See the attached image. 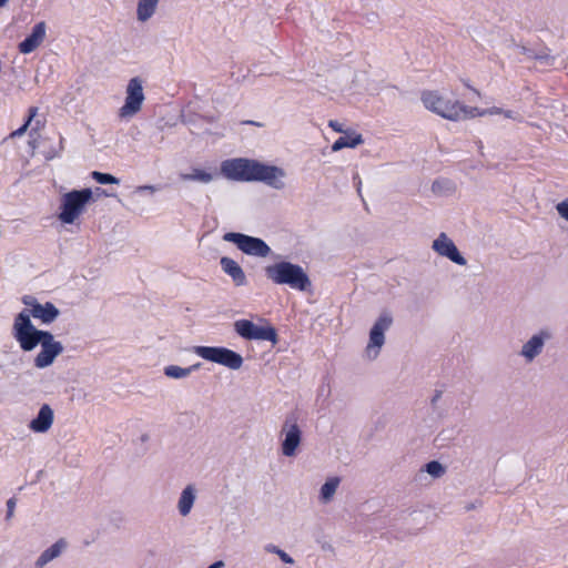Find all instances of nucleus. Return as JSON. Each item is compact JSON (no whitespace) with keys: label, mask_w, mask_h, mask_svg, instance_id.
I'll return each instance as SVG.
<instances>
[{"label":"nucleus","mask_w":568,"mask_h":568,"mask_svg":"<svg viewBox=\"0 0 568 568\" xmlns=\"http://www.w3.org/2000/svg\"><path fill=\"white\" fill-rule=\"evenodd\" d=\"M221 173L233 181L263 182L275 190H283L285 171L276 165H268L256 160L237 158L225 160L221 164Z\"/></svg>","instance_id":"nucleus-1"},{"label":"nucleus","mask_w":568,"mask_h":568,"mask_svg":"<svg viewBox=\"0 0 568 568\" xmlns=\"http://www.w3.org/2000/svg\"><path fill=\"white\" fill-rule=\"evenodd\" d=\"M19 346L24 352L33 351L41 345V351L34 357V366L37 368H45L50 366L54 359L63 352L61 342L54 341L51 332L38 329L34 325L23 322V326L13 336Z\"/></svg>","instance_id":"nucleus-2"},{"label":"nucleus","mask_w":568,"mask_h":568,"mask_svg":"<svg viewBox=\"0 0 568 568\" xmlns=\"http://www.w3.org/2000/svg\"><path fill=\"white\" fill-rule=\"evenodd\" d=\"M424 106L452 121L481 116L484 112H478V108L467 106L459 101L446 100L435 91H425L422 93Z\"/></svg>","instance_id":"nucleus-3"},{"label":"nucleus","mask_w":568,"mask_h":568,"mask_svg":"<svg viewBox=\"0 0 568 568\" xmlns=\"http://www.w3.org/2000/svg\"><path fill=\"white\" fill-rule=\"evenodd\" d=\"M265 275L277 285H288L291 288L306 292L312 282L304 268L288 261H281L265 267Z\"/></svg>","instance_id":"nucleus-4"},{"label":"nucleus","mask_w":568,"mask_h":568,"mask_svg":"<svg viewBox=\"0 0 568 568\" xmlns=\"http://www.w3.org/2000/svg\"><path fill=\"white\" fill-rule=\"evenodd\" d=\"M22 303L28 307L23 308L16 317L12 326V335L18 334L23 326V322H28L30 325H33L31 322V316L36 320H40L43 324L53 323L60 315V310L51 302L40 303L32 295H24L22 297Z\"/></svg>","instance_id":"nucleus-5"},{"label":"nucleus","mask_w":568,"mask_h":568,"mask_svg":"<svg viewBox=\"0 0 568 568\" xmlns=\"http://www.w3.org/2000/svg\"><path fill=\"white\" fill-rule=\"evenodd\" d=\"M92 194V190L89 187L65 193L61 199L59 220L65 224L74 223L91 201Z\"/></svg>","instance_id":"nucleus-6"},{"label":"nucleus","mask_w":568,"mask_h":568,"mask_svg":"<svg viewBox=\"0 0 568 568\" xmlns=\"http://www.w3.org/2000/svg\"><path fill=\"white\" fill-rule=\"evenodd\" d=\"M193 352L203 359L223 365L230 369H240L243 365L241 354L223 346H194Z\"/></svg>","instance_id":"nucleus-7"},{"label":"nucleus","mask_w":568,"mask_h":568,"mask_svg":"<svg viewBox=\"0 0 568 568\" xmlns=\"http://www.w3.org/2000/svg\"><path fill=\"white\" fill-rule=\"evenodd\" d=\"M223 240L235 244L246 255L266 257L272 252L264 240L244 233L227 232L223 235Z\"/></svg>","instance_id":"nucleus-8"},{"label":"nucleus","mask_w":568,"mask_h":568,"mask_svg":"<svg viewBox=\"0 0 568 568\" xmlns=\"http://www.w3.org/2000/svg\"><path fill=\"white\" fill-rule=\"evenodd\" d=\"M235 333L247 341H268L272 344L278 342L276 329L271 326H258L250 320H237L233 324Z\"/></svg>","instance_id":"nucleus-9"},{"label":"nucleus","mask_w":568,"mask_h":568,"mask_svg":"<svg viewBox=\"0 0 568 568\" xmlns=\"http://www.w3.org/2000/svg\"><path fill=\"white\" fill-rule=\"evenodd\" d=\"M393 317L387 311L381 313L369 331V342L366 347L368 358H376L385 343V332L392 326Z\"/></svg>","instance_id":"nucleus-10"},{"label":"nucleus","mask_w":568,"mask_h":568,"mask_svg":"<svg viewBox=\"0 0 568 568\" xmlns=\"http://www.w3.org/2000/svg\"><path fill=\"white\" fill-rule=\"evenodd\" d=\"M284 439L281 445L282 454L286 457L296 455V450L302 442V430L297 425V418L291 414L286 417L282 432Z\"/></svg>","instance_id":"nucleus-11"},{"label":"nucleus","mask_w":568,"mask_h":568,"mask_svg":"<svg viewBox=\"0 0 568 568\" xmlns=\"http://www.w3.org/2000/svg\"><path fill=\"white\" fill-rule=\"evenodd\" d=\"M144 101L142 81L140 78H132L126 87V97L124 104L120 108L121 118L132 116L141 110Z\"/></svg>","instance_id":"nucleus-12"},{"label":"nucleus","mask_w":568,"mask_h":568,"mask_svg":"<svg viewBox=\"0 0 568 568\" xmlns=\"http://www.w3.org/2000/svg\"><path fill=\"white\" fill-rule=\"evenodd\" d=\"M554 337L548 328H542L534 334L521 347L520 355L527 363H531L544 349L545 343Z\"/></svg>","instance_id":"nucleus-13"},{"label":"nucleus","mask_w":568,"mask_h":568,"mask_svg":"<svg viewBox=\"0 0 568 568\" xmlns=\"http://www.w3.org/2000/svg\"><path fill=\"white\" fill-rule=\"evenodd\" d=\"M432 248L440 256H444L450 260L453 263L457 265H466V258L460 254L457 246L450 240L446 233H440L434 241Z\"/></svg>","instance_id":"nucleus-14"},{"label":"nucleus","mask_w":568,"mask_h":568,"mask_svg":"<svg viewBox=\"0 0 568 568\" xmlns=\"http://www.w3.org/2000/svg\"><path fill=\"white\" fill-rule=\"evenodd\" d=\"M47 26L43 21L38 22L30 34H28L20 43L19 51L23 54L31 53L34 51L43 41L45 37Z\"/></svg>","instance_id":"nucleus-15"},{"label":"nucleus","mask_w":568,"mask_h":568,"mask_svg":"<svg viewBox=\"0 0 568 568\" xmlns=\"http://www.w3.org/2000/svg\"><path fill=\"white\" fill-rule=\"evenodd\" d=\"M54 420L53 409L49 404H43L37 416L29 423V428L34 433H47Z\"/></svg>","instance_id":"nucleus-16"},{"label":"nucleus","mask_w":568,"mask_h":568,"mask_svg":"<svg viewBox=\"0 0 568 568\" xmlns=\"http://www.w3.org/2000/svg\"><path fill=\"white\" fill-rule=\"evenodd\" d=\"M220 265L222 271L231 277L235 286L240 287L247 284L246 275L236 261L229 256H223L220 260Z\"/></svg>","instance_id":"nucleus-17"},{"label":"nucleus","mask_w":568,"mask_h":568,"mask_svg":"<svg viewBox=\"0 0 568 568\" xmlns=\"http://www.w3.org/2000/svg\"><path fill=\"white\" fill-rule=\"evenodd\" d=\"M518 52L526 55L528 60H536L540 64L546 67H551L555 63V57L550 54V49L547 47H539V48H530L528 45L521 44L518 45Z\"/></svg>","instance_id":"nucleus-18"},{"label":"nucleus","mask_w":568,"mask_h":568,"mask_svg":"<svg viewBox=\"0 0 568 568\" xmlns=\"http://www.w3.org/2000/svg\"><path fill=\"white\" fill-rule=\"evenodd\" d=\"M196 498L195 488L192 485H187L181 493L178 509L181 516H187L194 505Z\"/></svg>","instance_id":"nucleus-19"},{"label":"nucleus","mask_w":568,"mask_h":568,"mask_svg":"<svg viewBox=\"0 0 568 568\" xmlns=\"http://www.w3.org/2000/svg\"><path fill=\"white\" fill-rule=\"evenodd\" d=\"M64 546L65 544L63 540H58L47 548L36 560V568H43L47 564L59 557Z\"/></svg>","instance_id":"nucleus-20"},{"label":"nucleus","mask_w":568,"mask_h":568,"mask_svg":"<svg viewBox=\"0 0 568 568\" xmlns=\"http://www.w3.org/2000/svg\"><path fill=\"white\" fill-rule=\"evenodd\" d=\"M160 0H139L136 18L141 22L148 21L155 12Z\"/></svg>","instance_id":"nucleus-21"},{"label":"nucleus","mask_w":568,"mask_h":568,"mask_svg":"<svg viewBox=\"0 0 568 568\" xmlns=\"http://www.w3.org/2000/svg\"><path fill=\"white\" fill-rule=\"evenodd\" d=\"M364 142L363 136L361 134L344 135L339 136L332 145V150L334 152L339 151L344 148H356L357 145Z\"/></svg>","instance_id":"nucleus-22"},{"label":"nucleus","mask_w":568,"mask_h":568,"mask_svg":"<svg viewBox=\"0 0 568 568\" xmlns=\"http://www.w3.org/2000/svg\"><path fill=\"white\" fill-rule=\"evenodd\" d=\"M339 483V477H331L322 485L320 497L324 503L329 501L334 497Z\"/></svg>","instance_id":"nucleus-23"},{"label":"nucleus","mask_w":568,"mask_h":568,"mask_svg":"<svg viewBox=\"0 0 568 568\" xmlns=\"http://www.w3.org/2000/svg\"><path fill=\"white\" fill-rule=\"evenodd\" d=\"M183 181H197L201 183H210L213 180V175L201 169H193L191 173H182L180 175Z\"/></svg>","instance_id":"nucleus-24"},{"label":"nucleus","mask_w":568,"mask_h":568,"mask_svg":"<svg viewBox=\"0 0 568 568\" xmlns=\"http://www.w3.org/2000/svg\"><path fill=\"white\" fill-rule=\"evenodd\" d=\"M163 372L166 377L174 379H181L190 376V369H186V367H180L178 365L165 366Z\"/></svg>","instance_id":"nucleus-25"},{"label":"nucleus","mask_w":568,"mask_h":568,"mask_svg":"<svg viewBox=\"0 0 568 568\" xmlns=\"http://www.w3.org/2000/svg\"><path fill=\"white\" fill-rule=\"evenodd\" d=\"M37 113H38V108L37 106H30L29 110H28V116H27L26 122L19 129L13 131L11 133V136L12 138H18V136L23 135L27 132L30 123L32 122V120L34 119Z\"/></svg>","instance_id":"nucleus-26"},{"label":"nucleus","mask_w":568,"mask_h":568,"mask_svg":"<svg viewBox=\"0 0 568 568\" xmlns=\"http://www.w3.org/2000/svg\"><path fill=\"white\" fill-rule=\"evenodd\" d=\"M424 470L434 478H439L445 474V467L437 460L428 462L424 466Z\"/></svg>","instance_id":"nucleus-27"},{"label":"nucleus","mask_w":568,"mask_h":568,"mask_svg":"<svg viewBox=\"0 0 568 568\" xmlns=\"http://www.w3.org/2000/svg\"><path fill=\"white\" fill-rule=\"evenodd\" d=\"M92 178L100 184H118L119 179L110 173H103L99 171L92 172Z\"/></svg>","instance_id":"nucleus-28"},{"label":"nucleus","mask_w":568,"mask_h":568,"mask_svg":"<svg viewBox=\"0 0 568 568\" xmlns=\"http://www.w3.org/2000/svg\"><path fill=\"white\" fill-rule=\"evenodd\" d=\"M556 210L558 212V214L565 219L566 221H568V199L559 202L557 205H556Z\"/></svg>","instance_id":"nucleus-29"},{"label":"nucleus","mask_w":568,"mask_h":568,"mask_svg":"<svg viewBox=\"0 0 568 568\" xmlns=\"http://www.w3.org/2000/svg\"><path fill=\"white\" fill-rule=\"evenodd\" d=\"M14 508H16V499L13 497L9 498L7 500V514H6L7 519H10L13 516Z\"/></svg>","instance_id":"nucleus-30"},{"label":"nucleus","mask_w":568,"mask_h":568,"mask_svg":"<svg viewBox=\"0 0 568 568\" xmlns=\"http://www.w3.org/2000/svg\"><path fill=\"white\" fill-rule=\"evenodd\" d=\"M155 191H158V187L154 185H140L135 189L136 193H143V192L154 193Z\"/></svg>","instance_id":"nucleus-31"},{"label":"nucleus","mask_w":568,"mask_h":568,"mask_svg":"<svg viewBox=\"0 0 568 568\" xmlns=\"http://www.w3.org/2000/svg\"><path fill=\"white\" fill-rule=\"evenodd\" d=\"M277 556L285 564H291V565L294 564V559L287 552H285L282 549L280 550V554H277Z\"/></svg>","instance_id":"nucleus-32"},{"label":"nucleus","mask_w":568,"mask_h":568,"mask_svg":"<svg viewBox=\"0 0 568 568\" xmlns=\"http://www.w3.org/2000/svg\"><path fill=\"white\" fill-rule=\"evenodd\" d=\"M328 125H329V128H332L335 132H339V133L344 132L342 123H339V122H338V121H336V120H331V121L328 122Z\"/></svg>","instance_id":"nucleus-33"},{"label":"nucleus","mask_w":568,"mask_h":568,"mask_svg":"<svg viewBox=\"0 0 568 568\" xmlns=\"http://www.w3.org/2000/svg\"><path fill=\"white\" fill-rule=\"evenodd\" d=\"M265 550L270 554L277 555V554H280L281 548H278L277 546H275L273 544H268L265 546Z\"/></svg>","instance_id":"nucleus-34"},{"label":"nucleus","mask_w":568,"mask_h":568,"mask_svg":"<svg viewBox=\"0 0 568 568\" xmlns=\"http://www.w3.org/2000/svg\"><path fill=\"white\" fill-rule=\"evenodd\" d=\"M442 395H443V392L442 390H435L432 399H430V404L432 406H435L436 403L442 398Z\"/></svg>","instance_id":"nucleus-35"},{"label":"nucleus","mask_w":568,"mask_h":568,"mask_svg":"<svg viewBox=\"0 0 568 568\" xmlns=\"http://www.w3.org/2000/svg\"><path fill=\"white\" fill-rule=\"evenodd\" d=\"M518 45H520V43H517L516 40L514 38H510L507 43H506V47L508 49H514V50H517L518 49Z\"/></svg>","instance_id":"nucleus-36"},{"label":"nucleus","mask_w":568,"mask_h":568,"mask_svg":"<svg viewBox=\"0 0 568 568\" xmlns=\"http://www.w3.org/2000/svg\"><path fill=\"white\" fill-rule=\"evenodd\" d=\"M478 112H480V110L478 109ZM481 112H484L483 115L489 113V114H495V113H503V110L501 109H498V108H493V109H489V110H481Z\"/></svg>","instance_id":"nucleus-37"},{"label":"nucleus","mask_w":568,"mask_h":568,"mask_svg":"<svg viewBox=\"0 0 568 568\" xmlns=\"http://www.w3.org/2000/svg\"><path fill=\"white\" fill-rule=\"evenodd\" d=\"M225 566V562L223 560H217L213 564H211L207 568H223Z\"/></svg>","instance_id":"nucleus-38"},{"label":"nucleus","mask_w":568,"mask_h":568,"mask_svg":"<svg viewBox=\"0 0 568 568\" xmlns=\"http://www.w3.org/2000/svg\"><path fill=\"white\" fill-rule=\"evenodd\" d=\"M201 366H202V364H201V363H195V364H193V365H191V366L186 367V369H190V374H191V373H193V372H195V371L200 369V367H201Z\"/></svg>","instance_id":"nucleus-39"},{"label":"nucleus","mask_w":568,"mask_h":568,"mask_svg":"<svg viewBox=\"0 0 568 568\" xmlns=\"http://www.w3.org/2000/svg\"><path fill=\"white\" fill-rule=\"evenodd\" d=\"M503 113H504V115H505L506 118H509V119H514V118H515V116H514V112H513V111H510V110H508V111H503Z\"/></svg>","instance_id":"nucleus-40"},{"label":"nucleus","mask_w":568,"mask_h":568,"mask_svg":"<svg viewBox=\"0 0 568 568\" xmlns=\"http://www.w3.org/2000/svg\"><path fill=\"white\" fill-rule=\"evenodd\" d=\"M97 192H99L100 194H105V195H109L104 190H102L101 187H97Z\"/></svg>","instance_id":"nucleus-41"},{"label":"nucleus","mask_w":568,"mask_h":568,"mask_svg":"<svg viewBox=\"0 0 568 568\" xmlns=\"http://www.w3.org/2000/svg\"><path fill=\"white\" fill-rule=\"evenodd\" d=\"M9 0H0V8L4 7Z\"/></svg>","instance_id":"nucleus-42"},{"label":"nucleus","mask_w":568,"mask_h":568,"mask_svg":"<svg viewBox=\"0 0 568 568\" xmlns=\"http://www.w3.org/2000/svg\"><path fill=\"white\" fill-rule=\"evenodd\" d=\"M62 143H63V138H62V136H60V151L63 149Z\"/></svg>","instance_id":"nucleus-43"},{"label":"nucleus","mask_w":568,"mask_h":568,"mask_svg":"<svg viewBox=\"0 0 568 568\" xmlns=\"http://www.w3.org/2000/svg\"><path fill=\"white\" fill-rule=\"evenodd\" d=\"M477 144H478V148L481 150V149H483V143H481V141H478V142H477Z\"/></svg>","instance_id":"nucleus-44"}]
</instances>
